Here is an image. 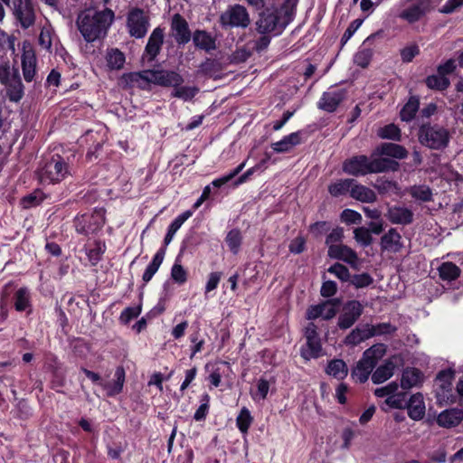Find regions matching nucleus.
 Listing matches in <instances>:
<instances>
[{
    "instance_id": "ddd939ff",
    "label": "nucleus",
    "mask_w": 463,
    "mask_h": 463,
    "mask_svg": "<svg viewBox=\"0 0 463 463\" xmlns=\"http://www.w3.org/2000/svg\"><path fill=\"white\" fill-rule=\"evenodd\" d=\"M146 74L150 75L151 84L164 87L179 86L184 81L183 77L174 71L149 70Z\"/></svg>"
},
{
    "instance_id": "bb28decb",
    "label": "nucleus",
    "mask_w": 463,
    "mask_h": 463,
    "mask_svg": "<svg viewBox=\"0 0 463 463\" xmlns=\"http://www.w3.org/2000/svg\"><path fill=\"white\" fill-rule=\"evenodd\" d=\"M300 143L301 133L293 132L288 136H285L281 140L272 143L271 147L277 153H287Z\"/></svg>"
},
{
    "instance_id": "e433bc0d",
    "label": "nucleus",
    "mask_w": 463,
    "mask_h": 463,
    "mask_svg": "<svg viewBox=\"0 0 463 463\" xmlns=\"http://www.w3.org/2000/svg\"><path fill=\"white\" fill-rule=\"evenodd\" d=\"M439 274L443 280H455L460 275L459 268L452 262H444L439 268Z\"/></svg>"
},
{
    "instance_id": "774afa93",
    "label": "nucleus",
    "mask_w": 463,
    "mask_h": 463,
    "mask_svg": "<svg viewBox=\"0 0 463 463\" xmlns=\"http://www.w3.org/2000/svg\"><path fill=\"white\" fill-rule=\"evenodd\" d=\"M222 279L221 272H211L205 285V295L217 288L218 284Z\"/></svg>"
},
{
    "instance_id": "dca6fc26",
    "label": "nucleus",
    "mask_w": 463,
    "mask_h": 463,
    "mask_svg": "<svg viewBox=\"0 0 463 463\" xmlns=\"http://www.w3.org/2000/svg\"><path fill=\"white\" fill-rule=\"evenodd\" d=\"M171 31L175 42L179 45H184L191 40V32L188 23L181 14H175L172 18Z\"/></svg>"
},
{
    "instance_id": "aec40b11",
    "label": "nucleus",
    "mask_w": 463,
    "mask_h": 463,
    "mask_svg": "<svg viewBox=\"0 0 463 463\" xmlns=\"http://www.w3.org/2000/svg\"><path fill=\"white\" fill-rule=\"evenodd\" d=\"M374 157L391 156L396 159L407 157V150L401 145L394 143H383L373 151Z\"/></svg>"
},
{
    "instance_id": "423d86ee",
    "label": "nucleus",
    "mask_w": 463,
    "mask_h": 463,
    "mask_svg": "<svg viewBox=\"0 0 463 463\" xmlns=\"http://www.w3.org/2000/svg\"><path fill=\"white\" fill-rule=\"evenodd\" d=\"M397 16L408 24H415L425 17L432 9L431 0H400Z\"/></svg>"
},
{
    "instance_id": "0e129e2a",
    "label": "nucleus",
    "mask_w": 463,
    "mask_h": 463,
    "mask_svg": "<svg viewBox=\"0 0 463 463\" xmlns=\"http://www.w3.org/2000/svg\"><path fill=\"white\" fill-rule=\"evenodd\" d=\"M420 52L419 46L416 44L409 45L401 51L402 60L404 62H410Z\"/></svg>"
},
{
    "instance_id": "f3484780",
    "label": "nucleus",
    "mask_w": 463,
    "mask_h": 463,
    "mask_svg": "<svg viewBox=\"0 0 463 463\" xmlns=\"http://www.w3.org/2000/svg\"><path fill=\"white\" fill-rule=\"evenodd\" d=\"M345 97V91L339 89H330L324 92L318 101V108L326 111L334 112Z\"/></svg>"
},
{
    "instance_id": "412c9836",
    "label": "nucleus",
    "mask_w": 463,
    "mask_h": 463,
    "mask_svg": "<svg viewBox=\"0 0 463 463\" xmlns=\"http://www.w3.org/2000/svg\"><path fill=\"white\" fill-rule=\"evenodd\" d=\"M391 222L395 224L407 225L413 222V213L404 206H392L387 213Z\"/></svg>"
},
{
    "instance_id": "c756f323",
    "label": "nucleus",
    "mask_w": 463,
    "mask_h": 463,
    "mask_svg": "<svg viewBox=\"0 0 463 463\" xmlns=\"http://www.w3.org/2000/svg\"><path fill=\"white\" fill-rule=\"evenodd\" d=\"M5 86L6 88V96L10 101L18 102L22 99L24 96V85L19 72H14V78L7 84H5Z\"/></svg>"
},
{
    "instance_id": "5fc2aeb1",
    "label": "nucleus",
    "mask_w": 463,
    "mask_h": 463,
    "mask_svg": "<svg viewBox=\"0 0 463 463\" xmlns=\"http://www.w3.org/2000/svg\"><path fill=\"white\" fill-rule=\"evenodd\" d=\"M354 239L356 241L363 246H368L372 243L373 238L370 230L364 227H359L354 229Z\"/></svg>"
},
{
    "instance_id": "7ed1b4c3",
    "label": "nucleus",
    "mask_w": 463,
    "mask_h": 463,
    "mask_svg": "<svg viewBox=\"0 0 463 463\" xmlns=\"http://www.w3.org/2000/svg\"><path fill=\"white\" fill-rule=\"evenodd\" d=\"M398 166L396 161L387 157H374L372 153L370 157L360 155L346 159L343 163V171L351 175L360 176L389 170L395 171Z\"/></svg>"
},
{
    "instance_id": "c9c22d12",
    "label": "nucleus",
    "mask_w": 463,
    "mask_h": 463,
    "mask_svg": "<svg viewBox=\"0 0 463 463\" xmlns=\"http://www.w3.org/2000/svg\"><path fill=\"white\" fill-rule=\"evenodd\" d=\"M106 61L110 70H120L125 63V55L118 49H111L106 54Z\"/></svg>"
},
{
    "instance_id": "c03bdc74",
    "label": "nucleus",
    "mask_w": 463,
    "mask_h": 463,
    "mask_svg": "<svg viewBox=\"0 0 463 463\" xmlns=\"http://www.w3.org/2000/svg\"><path fill=\"white\" fill-rule=\"evenodd\" d=\"M199 91L196 87L192 86H175L173 96L185 101L192 99Z\"/></svg>"
},
{
    "instance_id": "9d476101",
    "label": "nucleus",
    "mask_w": 463,
    "mask_h": 463,
    "mask_svg": "<svg viewBox=\"0 0 463 463\" xmlns=\"http://www.w3.org/2000/svg\"><path fill=\"white\" fill-rule=\"evenodd\" d=\"M220 21L224 27L246 28L250 23L247 9L241 5L229 7L222 14Z\"/></svg>"
},
{
    "instance_id": "72a5a7b5",
    "label": "nucleus",
    "mask_w": 463,
    "mask_h": 463,
    "mask_svg": "<svg viewBox=\"0 0 463 463\" xmlns=\"http://www.w3.org/2000/svg\"><path fill=\"white\" fill-rule=\"evenodd\" d=\"M326 373L337 380H343L347 376L348 367L343 360L334 359L328 363Z\"/></svg>"
},
{
    "instance_id": "f704fd0d",
    "label": "nucleus",
    "mask_w": 463,
    "mask_h": 463,
    "mask_svg": "<svg viewBox=\"0 0 463 463\" xmlns=\"http://www.w3.org/2000/svg\"><path fill=\"white\" fill-rule=\"evenodd\" d=\"M354 179H339L328 186V192L332 196L338 197L351 193Z\"/></svg>"
},
{
    "instance_id": "8fccbe9b",
    "label": "nucleus",
    "mask_w": 463,
    "mask_h": 463,
    "mask_svg": "<svg viewBox=\"0 0 463 463\" xmlns=\"http://www.w3.org/2000/svg\"><path fill=\"white\" fill-rule=\"evenodd\" d=\"M245 165H246V162L244 161L241 164H240L235 169H233L232 172H230L229 174L213 180L212 182V184L214 187L222 186L223 184H227L232 179H233L236 175H238L242 171V169L245 167Z\"/></svg>"
},
{
    "instance_id": "680f3d73",
    "label": "nucleus",
    "mask_w": 463,
    "mask_h": 463,
    "mask_svg": "<svg viewBox=\"0 0 463 463\" xmlns=\"http://www.w3.org/2000/svg\"><path fill=\"white\" fill-rule=\"evenodd\" d=\"M269 390V382L265 379H260L257 383V392L252 394V398L254 400H264L268 395Z\"/></svg>"
},
{
    "instance_id": "69168bd1",
    "label": "nucleus",
    "mask_w": 463,
    "mask_h": 463,
    "mask_svg": "<svg viewBox=\"0 0 463 463\" xmlns=\"http://www.w3.org/2000/svg\"><path fill=\"white\" fill-rule=\"evenodd\" d=\"M385 403L394 409H402L405 406L406 402L403 394H392L386 398Z\"/></svg>"
},
{
    "instance_id": "9b49d317",
    "label": "nucleus",
    "mask_w": 463,
    "mask_h": 463,
    "mask_svg": "<svg viewBox=\"0 0 463 463\" xmlns=\"http://www.w3.org/2000/svg\"><path fill=\"white\" fill-rule=\"evenodd\" d=\"M305 336L307 339L306 346L301 348V356L305 360L317 358L321 355L322 346L320 338L314 323H309L305 329Z\"/></svg>"
},
{
    "instance_id": "2f4dec72",
    "label": "nucleus",
    "mask_w": 463,
    "mask_h": 463,
    "mask_svg": "<svg viewBox=\"0 0 463 463\" xmlns=\"http://www.w3.org/2000/svg\"><path fill=\"white\" fill-rule=\"evenodd\" d=\"M350 195L352 198L362 203H373L377 198L376 194L372 189L357 184L355 180L352 186Z\"/></svg>"
},
{
    "instance_id": "6ab92c4d",
    "label": "nucleus",
    "mask_w": 463,
    "mask_h": 463,
    "mask_svg": "<svg viewBox=\"0 0 463 463\" xmlns=\"http://www.w3.org/2000/svg\"><path fill=\"white\" fill-rule=\"evenodd\" d=\"M327 254L332 259L343 260L354 268L357 267L358 257L354 250L346 245H332L327 251Z\"/></svg>"
},
{
    "instance_id": "6e6d98bb",
    "label": "nucleus",
    "mask_w": 463,
    "mask_h": 463,
    "mask_svg": "<svg viewBox=\"0 0 463 463\" xmlns=\"http://www.w3.org/2000/svg\"><path fill=\"white\" fill-rule=\"evenodd\" d=\"M327 271L342 281H348L350 279V272L343 264L335 263L328 268Z\"/></svg>"
},
{
    "instance_id": "a211bd4d",
    "label": "nucleus",
    "mask_w": 463,
    "mask_h": 463,
    "mask_svg": "<svg viewBox=\"0 0 463 463\" xmlns=\"http://www.w3.org/2000/svg\"><path fill=\"white\" fill-rule=\"evenodd\" d=\"M147 72H149V70L123 74L121 77V84L123 88L147 90L151 84L150 75H147Z\"/></svg>"
},
{
    "instance_id": "cd10ccee",
    "label": "nucleus",
    "mask_w": 463,
    "mask_h": 463,
    "mask_svg": "<svg viewBox=\"0 0 463 463\" xmlns=\"http://www.w3.org/2000/svg\"><path fill=\"white\" fill-rule=\"evenodd\" d=\"M423 382L422 373L416 368L408 367L402 374L401 386L402 389L417 387Z\"/></svg>"
},
{
    "instance_id": "6e6552de",
    "label": "nucleus",
    "mask_w": 463,
    "mask_h": 463,
    "mask_svg": "<svg viewBox=\"0 0 463 463\" xmlns=\"http://www.w3.org/2000/svg\"><path fill=\"white\" fill-rule=\"evenodd\" d=\"M454 373L451 370H444L439 373L434 383V392L438 403L440 405L452 403L455 401L452 382Z\"/></svg>"
},
{
    "instance_id": "f03ea898",
    "label": "nucleus",
    "mask_w": 463,
    "mask_h": 463,
    "mask_svg": "<svg viewBox=\"0 0 463 463\" xmlns=\"http://www.w3.org/2000/svg\"><path fill=\"white\" fill-rule=\"evenodd\" d=\"M114 18L115 14L109 8L100 11L89 8L78 14L76 25L84 40L93 43L106 36Z\"/></svg>"
},
{
    "instance_id": "13d9d810",
    "label": "nucleus",
    "mask_w": 463,
    "mask_h": 463,
    "mask_svg": "<svg viewBox=\"0 0 463 463\" xmlns=\"http://www.w3.org/2000/svg\"><path fill=\"white\" fill-rule=\"evenodd\" d=\"M106 246L104 243L98 241L95 244V247L93 249L89 250L88 251V257L90 261L95 265L97 264L100 259L102 254L105 252Z\"/></svg>"
},
{
    "instance_id": "b1692460",
    "label": "nucleus",
    "mask_w": 463,
    "mask_h": 463,
    "mask_svg": "<svg viewBox=\"0 0 463 463\" xmlns=\"http://www.w3.org/2000/svg\"><path fill=\"white\" fill-rule=\"evenodd\" d=\"M381 247L383 250L398 252L402 248V236L392 228L381 239Z\"/></svg>"
},
{
    "instance_id": "473e14b6",
    "label": "nucleus",
    "mask_w": 463,
    "mask_h": 463,
    "mask_svg": "<svg viewBox=\"0 0 463 463\" xmlns=\"http://www.w3.org/2000/svg\"><path fill=\"white\" fill-rule=\"evenodd\" d=\"M165 255V249L162 248L157 250V252L153 257L152 261L146 267L145 272L143 273L142 279L145 283L149 282L153 276L157 272L159 267L163 263L164 258Z\"/></svg>"
},
{
    "instance_id": "1a4fd4ad",
    "label": "nucleus",
    "mask_w": 463,
    "mask_h": 463,
    "mask_svg": "<svg viewBox=\"0 0 463 463\" xmlns=\"http://www.w3.org/2000/svg\"><path fill=\"white\" fill-rule=\"evenodd\" d=\"M105 223V211L95 210L91 214H83L75 219V228L79 233L90 234L99 231Z\"/></svg>"
},
{
    "instance_id": "c85d7f7f",
    "label": "nucleus",
    "mask_w": 463,
    "mask_h": 463,
    "mask_svg": "<svg viewBox=\"0 0 463 463\" xmlns=\"http://www.w3.org/2000/svg\"><path fill=\"white\" fill-rule=\"evenodd\" d=\"M164 41V31L157 27L149 36L146 46V52L150 56V60H154L159 53Z\"/></svg>"
},
{
    "instance_id": "7c9ffc66",
    "label": "nucleus",
    "mask_w": 463,
    "mask_h": 463,
    "mask_svg": "<svg viewBox=\"0 0 463 463\" xmlns=\"http://www.w3.org/2000/svg\"><path fill=\"white\" fill-rule=\"evenodd\" d=\"M395 366L396 365L392 360L389 359L385 361L384 364L377 367L372 373L373 383L379 384L390 379L394 373Z\"/></svg>"
},
{
    "instance_id": "37998d69",
    "label": "nucleus",
    "mask_w": 463,
    "mask_h": 463,
    "mask_svg": "<svg viewBox=\"0 0 463 463\" xmlns=\"http://www.w3.org/2000/svg\"><path fill=\"white\" fill-rule=\"evenodd\" d=\"M378 136L383 139H392L399 141L401 139V130L394 124H389L381 128L378 132Z\"/></svg>"
},
{
    "instance_id": "a878e982",
    "label": "nucleus",
    "mask_w": 463,
    "mask_h": 463,
    "mask_svg": "<svg viewBox=\"0 0 463 463\" xmlns=\"http://www.w3.org/2000/svg\"><path fill=\"white\" fill-rule=\"evenodd\" d=\"M22 69L24 80L30 82L36 73V57L33 50H26L22 55Z\"/></svg>"
},
{
    "instance_id": "20e7f679",
    "label": "nucleus",
    "mask_w": 463,
    "mask_h": 463,
    "mask_svg": "<svg viewBox=\"0 0 463 463\" xmlns=\"http://www.w3.org/2000/svg\"><path fill=\"white\" fill-rule=\"evenodd\" d=\"M386 353V347L383 344H377L366 349L362 358L357 362L355 367L352 370V377L361 383H365L373 369L380 359Z\"/></svg>"
},
{
    "instance_id": "338daca9",
    "label": "nucleus",
    "mask_w": 463,
    "mask_h": 463,
    "mask_svg": "<svg viewBox=\"0 0 463 463\" xmlns=\"http://www.w3.org/2000/svg\"><path fill=\"white\" fill-rule=\"evenodd\" d=\"M373 282V279L367 273L354 275L351 279V283L356 288H364L369 286Z\"/></svg>"
},
{
    "instance_id": "bf43d9fd",
    "label": "nucleus",
    "mask_w": 463,
    "mask_h": 463,
    "mask_svg": "<svg viewBox=\"0 0 463 463\" xmlns=\"http://www.w3.org/2000/svg\"><path fill=\"white\" fill-rule=\"evenodd\" d=\"M141 312L140 307H128L125 308L119 317V320L121 323L127 325L132 319L137 317Z\"/></svg>"
},
{
    "instance_id": "603ef678",
    "label": "nucleus",
    "mask_w": 463,
    "mask_h": 463,
    "mask_svg": "<svg viewBox=\"0 0 463 463\" xmlns=\"http://www.w3.org/2000/svg\"><path fill=\"white\" fill-rule=\"evenodd\" d=\"M14 72H19L15 68H11L8 62L0 63V83L3 85L7 84L13 78Z\"/></svg>"
},
{
    "instance_id": "f257e3e1",
    "label": "nucleus",
    "mask_w": 463,
    "mask_h": 463,
    "mask_svg": "<svg viewBox=\"0 0 463 463\" xmlns=\"http://www.w3.org/2000/svg\"><path fill=\"white\" fill-rule=\"evenodd\" d=\"M298 0H284L279 8L270 6L259 14L256 30L260 34L279 35L294 20Z\"/></svg>"
},
{
    "instance_id": "864d4df0",
    "label": "nucleus",
    "mask_w": 463,
    "mask_h": 463,
    "mask_svg": "<svg viewBox=\"0 0 463 463\" xmlns=\"http://www.w3.org/2000/svg\"><path fill=\"white\" fill-rule=\"evenodd\" d=\"M373 52L370 49H361L359 50L354 57V63L362 68H365L368 66L372 60Z\"/></svg>"
},
{
    "instance_id": "ea45409f",
    "label": "nucleus",
    "mask_w": 463,
    "mask_h": 463,
    "mask_svg": "<svg viewBox=\"0 0 463 463\" xmlns=\"http://www.w3.org/2000/svg\"><path fill=\"white\" fill-rule=\"evenodd\" d=\"M171 278L175 283L179 285H183L187 281L188 273L187 270L181 264L180 256L176 257L175 263L172 266Z\"/></svg>"
},
{
    "instance_id": "4be33fe9",
    "label": "nucleus",
    "mask_w": 463,
    "mask_h": 463,
    "mask_svg": "<svg viewBox=\"0 0 463 463\" xmlns=\"http://www.w3.org/2000/svg\"><path fill=\"white\" fill-rule=\"evenodd\" d=\"M408 415L414 420H421L425 415V403L423 396L420 393L411 395L407 402Z\"/></svg>"
},
{
    "instance_id": "2eb2a0df",
    "label": "nucleus",
    "mask_w": 463,
    "mask_h": 463,
    "mask_svg": "<svg viewBox=\"0 0 463 463\" xmlns=\"http://www.w3.org/2000/svg\"><path fill=\"white\" fill-rule=\"evenodd\" d=\"M128 27L129 33L136 38H142L146 35L148 22L141 9H135L129 13Z\"/></svg>"
},
{
    "instance_id": "3c124183",
    "label": "nucleus",
    "mask_w": 463,
    "mask_h": 463,
    "mask_svg": "<svg viewBox=\"0 0 463 463\" xmlns=\"http://www.w3.org/2000/svg\"><path fill=\"white\" fill-rule=\"evenodd\" d=\"M226 242L228 244L229 249L236 254L239 251L241 243V235L240 231L232 230L226 237Z\"/></svg>"
},
{
    "instance_id": "de8ad7c7",
    "label": "nucleus",
    "mask_w": 463,
    "mask_h": 463,
    "mask_svg": "<svg viewBox=\"0 0 463 463\" xmlns=\"http://www.w3.org/2000/svg\"><path fill=\"white\" fill-rule=\"evenodd\" d=\"M340 305L338 298H334L322 303L321 317L326 320L333 318L336 314L337 307Z\"/></svg>"
},
{
    "instance_id": "4c0bfd02",
    "label": "nucleus",
    "mask_w": 463,
    "mask_h": 463,
    "mask_svg": "<svg viewBox=\"0 0 463 463\" xmlns=\"http://www.w3.org/2000/svg\"><path fill=\"white\" fill-rule=\"evenodd\" d=\"M31 296L28 288H21L14 294V307L22 312L31 307Z\"/></svg>"
},
{
    "instance_id": "0eeeda50",
    "label": "nucleus",
    "mask_w": 463,
    "mask_h": 463,
    "mask_svg": "<svg viewBox=\"0 0 463 463\" xmlns=\"http://www.w3.org/2000/svg\"><path fill=\"white\" fill-rule=\"evenodd\" d=\"M419 140L430 149H443L449 142V132L439 125H424L420 129Z\"/></svg>"
},
{
    "instance_id": "39448f33",
    "label": "nucleus",
    "mask_w": 463,
    "mask_h": 463,
    "mask_svg": "<svg viewBox=\"0 0 463 463\" xmlns=\"http://www.w3.org/2000/svg\"><path fill=\"white\" fill-rule=\"evenodd\" d=\"M71 175L68 162L59 155L52 156L38 170L42 184H57Z\"/></svg>"
},
{
    "instance_id": "a18cd8bd",
    "label": "nucleus",
    "mask_w": 463,
    "mask_h": 463,
    "mask_svg": "<svg viewBox=\"0 0 463 463\" xmlns=\"http://www.w3.org/2000/svg\"><path fill=\"white\" fill-rule=\"evenodd\" d=\"M426 84L430 89L442 90L449 87V80L444 75L438 73L437 75L429 76L426 79Z\"/></svg>"
},
{
    "instance_id": "f8f14e48",
    "label": "nucleus",
    "mask_w": 463,
    "mask_h": 463,
    "mask_svg": "<svg viewBox=\"0 0 463 463\" xmlns=\"http://www.w3.org/2000/svg\"><path fill=\"white\" fill-rule=\"evenodd\" d=\"M12 12L24 29L31 27L35 22V14L30 0H12Z\"/></svg>"
},
{
    "instance_id": "4d7b16f0",
    "label": "nucleus",
    "mask_w": 463,
    "mask_h": 463,
    "mask_svg": "<svg viewBox=\"0 0 463 463\" xmlns=\"http://www.w3.org/2000/svg\"><path fill=\"white\" fill-rule=\"evenodd\" d=\"M52 29L51 26H43L39 35V44L42 48L49 51L52 47Z\"/></svg>"
},
{
    "instance_id": "09e8293b",
    "label": "nucleus",
    "mask_w": 463,
    "mask_h": 463,
    "mask_svg": "<svg viewBox=\"0 0 463 463\" xmlns=\"http://www.w3.org/2000/svg\"><path fill=\"white\" fill-rule=\"evenodd\" d=\"M368 329L372 337L374 335L392 334L396 331L397 328L390 323H380L371 326H368Z\"/></svg>"
},
{
    "instance_id": "393cba45",
    "label": "nucleus",
    "mask_w": 463,
    "mask_h": 463,
    "mask_svg": "<svg viewBox=\"0 0 463 463\" xmlns=\"http://www.w3.org/2000/svg\"><path fill=\"white\" fill-rule=\"evenodd\" d=\"M193 42L196 48L207 52L214 51L217 48L215 39L204 30L194 31Z\"/></svg>"
},
{
    "instance_id": "5701e85b",
    "label": "nucleus",
    "mask_w": 463,
    "mask_h": 463,
    "mask_svg": "<svg viewBox=\"0 0 463 463\" xmlns=\"http://www.w3.org/2000/svg\"><path fill=\"white\" fill-rule=\"evenodd\" d=\"M463 420V411L449 409L440 412L437 418V423L443 428H451L458 425Z\"/></svg>"
},
{
    "instance_id": "a19ab883",
    "label": "nucleus",
    "mask_w": 463,
    "mask_h": 463,
    "mask_svg": "<svg viewBox=\"0 0 463 463\" xmlns=\"http://www.w3.org/2000/svg\"><path fill=\"white\" fill-rule=\"evenodd\" d=\"M409 194L412 198L422 203L432 201V192L427 185H413L410 188Z\"/></svg>"
},
{
    "instance_id": "052dcab7",
    "label": "nucleus",
    "mask_w": 463,
    "mask_h": 463,
    "mask_svg": "<svg viewBox=\"0 0 463 463\" xmlns=\"http://www.w3.org/2000/svg\"><path fill=\"white\" fill-rule=\"evenodd\" d=\"M344 237V231L342 228H335L326 237V244L328 246V249L332 245H339L342 244L341 241Z\"/></svg>"
},
{
    "instance_id": "4468645a",
    "label": "nucleus",
    "mask_w": 463,
    "mask_h": 463,
    "mask_svg": "<svg viewBox=\"0 0 463 463\" xmlns=\"http://www.w3.org/2000/svg\"><path fill=\"white\" fill-rule=\"evenodd\" d=\"M363 306L357 300L348 301L343 307V313L338 318V326L341 329L351 327L363 313Z\"/></svg>"
},
{
    "instance_id": "79ce46f5",
    "label": "nucleus",
    "mask_w": 463,
    "mask_h": 463,
    "mask_svg": "<svg viewBox=\"0 0 463 463\" xmlns=\"http://www.w3.org/2000/svg\"><path fill=\"white\" fill-rule=\"evenodd\" d=\"M419 105H420V102H419L418 98H416V97L410 98L408 102L404 105V107L401 110L402 120H403V121L411 120L414 118V116L419 109Z\"/></svg>"
},
{
    "instance_id": "58836bf2",
    "label": "nucleus",
    "mask_w": 463,
    "mask_h": 463,
    "mask_svg": "<svg viewBox=\"0 0 463 463\" xmlns=\"http://www.w3.org/2000/svg\"><path fill=\"white\" fill-rule=\"evenodd\" d=\"M368 326L364 328L354 329L345 339V343L349 345H356L361 342L370 338Z\"/></svg>"
},
{
    "instance_id": "49530a36",
    "label": "nucleus",
    "mask_w": 463,
    "mask_h": 463,
    "mask_svg": "<svg viewBox=\"0 0 463 463\" xmlns=\"http://www.w3.org/2000/svg\"><path fill=\"white\" fill-rule=\"evenodd\" d=\"M252 422V417L250 411L247 408H242L237 416L236 424L238 429L242 432L246 433Z\"/></svg>"
},
{
    "instance_id": "e2e57ef3",
    "label": "nucleus",
    "mask_w": 463,
    "mask_h": 463,
    "mask_svg": "<svg viewBox=\"0 0 463 463\" xmlns=\"http://www.w3.org/2000/svg\"><path fill=\"white\" fill-rule=\"evenodd\" d=\"M341 219L345 223H359L362 221V215L351 209H345L342 212Z\"/></svg>"
}]
</instances>
